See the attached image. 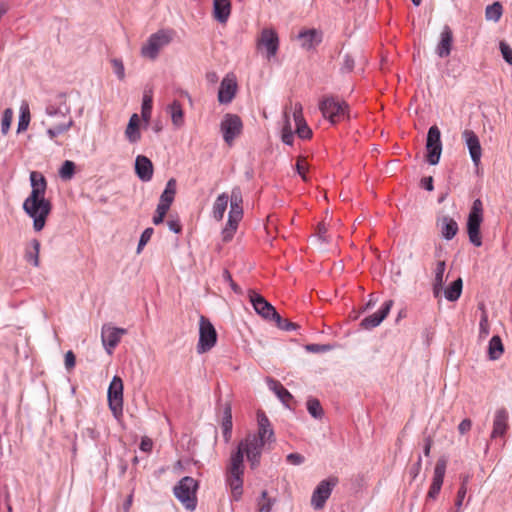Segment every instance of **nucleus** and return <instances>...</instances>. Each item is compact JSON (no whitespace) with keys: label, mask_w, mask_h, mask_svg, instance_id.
<instances>
[{"label":"nucleus","mask_w":512,"mask_h":512,"mask_svg":"<svg viewBox=\"0 0 512 512\" xmlns=\"http://www.w3.org/2000/svg\"><path fill=\"white\" fill-rule=\"evenodd\" d=\"M217 342V332L213 324L205 316H201L199 320V340L197 344V352L199 354L211 350Z\"/></svg>","instance_id":"423d86ee"},{"label":"nucleus","mask_w":512,"mask_h":512,"mask_svg":"<svg viewBox=\"0 0 512 512\" xmlns=\"http://www.w3.org/2000/svg\"><path fill=\"white\" fill-rule=\"evenodd\" d=\"M74 125V121L70 118L68 122L56 125L47 129V135L51 140H54L55 137L65 133Z\"/></svg>","instance_id":"a19ab883"},{"label":"nucleus","mask_w":512,"mask_h":512,"mask_svg":"<svg viewBox=\"0 0 512 512\" xmlns=\"http://www.w3.org/2000/svg\"><path fill=\"white\" fill-rule=\"evenodd\" d=\"M231 13L230 0H214L213 1V14L214 18L220 22L225 23Z\"/></svg>","instance_id":"bb28decb"},{"label":"nucleus","mask_w":512,"mask_h":512,"mask_svg":"<svg viewBox=\"0 0 512 512\" xmlns=\"http://www.w3.org/2000/svg\"><path fill=\"white\" fill-rule=\"evenodd\" d=\"M176 185L177 183L174 178L169 179L166 183L164 191L160 196L159 202L171 205L175 198Z\"/></svg>","instance_id":"58836bf2"},{"label":"nucleus","mask_w":512,"mask_h":512,"mask_svg":"<svg viewBox=\"0 0 512 512\" xmlns=\"http://www.w3.org/2000/svg\"><path fill=\"white\" fill-rule=\"evenodd\" d=\"M307 410H308L309 414L315 419H321L324 414L323 408H322L319 400L316 398L308 399Z\"/></svg>","instance_id":"79ce46f5"},{"label":"nucleus","mask_w":512,"mask_h":512,"mask_svg":"<svg viewBox=\"0 0 512 512\" xmlns=\"http://www.w3.org/2000/svg\"><path fill=\"white\" fill-rule=\"evenodd\" d=\"M472 422L470 419H463L460 424L458 425V430L460 434H465L471 429Z\"/></svg>","instance_id":"69168bd1"},{"label":"nucleus","mask_w":512,"mask_h":512,"mask_svg":"<svg viewBox=\"0 0 512 512\" xmlns=\"http://www.w3.org/2000/svg\"><path fill=\"white\" fill-rule=\"evenodd\" d=\"M441 483L442 482H433L429 491H428V494H427V497L430 498V499H435L437 497V495L439 494L440 490H441Z\"/></svg>","instance_id":"e2e57ef3"},{"label":"nucleus","mask_w":512,"mask_h":512,"mask_svg":"<svg viewBox=\"0 0 512 512\" xmlns=\"http://www.w3.org/2000/svg\"><path fill=\"white\" fill-rule=\"evenodd\" d=\"M462 138L465 142L466 147L468 148L473 164L477 167L480 164L482 156V148L479 137L476 135L474 131L465 129L462 132Z\"/></svg>","instance_id":"4468645a"},{"label":"nucleus","mask_w":512,"mask_h":512,"mask_svg":"<svg viewBox=\"0 0 512 512\" xmlns=\"http://www.w3.org/2000/svg\"><path fill=\"white\" fill-rule=\"evenodd\" d=\"M31 120L29 105L26 101H22L20 106V115L17 125V133H22L27 130Z\"/></svg>","instance_id":"e433bc0d"},{"label":"nucleus","mask_w":512,"mask_h":512,"mask_svg":"<svg viewBox=\"0 0 512 512\" xmlns=\"http://www.w3.org/2000/svg\"><path fill=\"white\" fill-rule=\"evenodd\" d=\"M462 287V279L457 278L444 290L445 298L451 302L458 300L462 293Z\"/></svg>","instance_id":"4c0bfd02"},{"label":"nucleus","mask_w":512,"mask_h":512,"mask_svg":"<svg viewBox=\"0 0 512 512\" xmlns=\"http://www.w3.org/2000/svg\"><path fill=\"white\" fill-rule=\"evenodd\" d=\"M231 493L234 500H239L243 493L242 482H231Z\"/></svg>","instance_id":"13d9d810"},{"label":"nucleus","mask_w":512,"mask_h":512,"mask_svg":"<svg viewBox=\"0 0 512 512\" xmlns=\"http://www.w3.org/2000/svg\"><path fill=\"white\" fill-rule=\"evenodd\" d=\"M293 118L296 124V133L301 139H309L312 136V130L308 127L305 119L302 114V106L301 104H295V109L293 112Z\"/></svg>","instance_id":"4be33fe9"},{"label":"nucleus","mask_w":512,"mask_h":512,"mask_svg":"<svg viewBox=\"0 0 512 512\" xmlns=\"http://www.w3.org/2000/svg\"><path fill=\"white\" fill-rule=\"evenodd\" d=\"M224 281L228 282L232 290L237 294H242L241 288L233 281L232 276L228 270H224L222 273Z\"/></svg>","instance_id":"6e6d98bb"},{"label":"nucleus","mask_w":512,"mask_h":512,"mask_svg":"<svg viewBox=\"0 0 512 512\" xmlns=\"http://www.w3.org/2000/svg\"><path fill=\"white\" fill-rule=\"evenodd\" d=\"M75 363H76L75 354L71 350L67 351L65 354V360H64L65 368L68 371H70L71 369L74 368Z\"/></svg>","instance_id":"bf43d9fd"},{"label":"nucleus","mask_w":512,"mask_h":512,"mask_svg":"<svg viewBox=\"0 0 512 512\" xmlns=\"http://www.w3.org/2000/svg\"><path fill=\"white\" fill-rule=\"evenodd\" d=\"M452 41V31L448 26H445L441 32V39L436 49L439 57L444 58L449 56L451 52Z\"/></svg>","instance_id":"a878e982"},{"label":"nucleus","mask_w":512,"mask_h":512,"mask_svg":"<svg viewBox=\"0 0 512 512\" xmlns=\"http://www.w3.org/2000/svg\"><path fill=\"white\" fill-rule=\"evenodd\" d=\"M135 173L141 181H150L153 176L152 161L144 155H138L135 159Z\"/></svg>","instance_id":"6ab92c4d"},{"label":"nucleus","mask_w":512,"mask_h":512,"mask_svg":"<svg viewBox=\"0 0 512 512\" xmlns=\"http://www.w3.org/2000/svg\"><path fill=\"white\" fill-rule=\"evenodd\" d=\"M154 233V229L151 227L146 228L139 239L138 246H137V253H140L144 246L150 241L152 235Z\"/></svg>","instance_id":"8fccbe9b"},{"label":"nucleus","mask_w":512,"mask_h":512,"mask_svg":"<svg viewBox=\"0 0 512 512\" xmlns=\"http://www.w3.org/2000/svg\"><path fill=\"white\" fill-rule=\"evenodd\" d=\"M12 120L13 110L11 108H6L3 112L1 120V132L3 135H6L9 132Z\"/></svg>","instance_id":"c03bdc74"},{"label":"nucleus","mask_w":512,"mask_h":512,"mask_svg":"<svg viewBox=\"0 0 512 512\" xmlns=\"http://www.w3.org/2000/svg\"><path fill=\"white\" fill-rule=\"evenodd\" d=\"M163 471L170 472V476L178 480H195V477H201L199 466L196 461L191 459H179L172 466H168Z\"/></svg>","instance_id":"39448f33"},{"label":"nucleus","mask_w":512,"mask_h":512,"mask_svg":"<svg viewBox=\"0 0 512 512\" xmlns=\"http://www.w3.org/2000/svg\"><path fill=\"white\" fill-rule=\"evenodd\" d=\"M267 383L269 389L276 394L284 405H287V402L293 398L292 394L278 380L268 378Z\"/></svg>","instance_id":"c85d7f7f"},{"label":"nucleus","mask_w":512,"mask_h":512,"mask_svg":"<svg viewBox=\"0 0 512 512\" xmlns=\"http://www.w3.org/2000/svg\"><path fill=\"white\" fill-rule=\"evenodd\" d=\"M237 83L235 79L225 77L218 90V101L220 104H229L232 102L236 95Z\"/></svg>","instance_id":"a211bd4d"},{"label":"nucleus","mask_w":512,"mask_h":512,"mask_svg":"<svg viewBox=\"0 0 512 512\" xmlns=\"http://www.w3.org/2000/svg\"><path fill=\"white\" fill-rule=\"evenodd\" d=\"M282 141L286 145H292L294 141L293 132L288 119L282 128Z\"/></svg>","instance_id":"3c124183"},{"label":"nucleus","mask_w":512,"mask_h":512,"mask_svg":"<svg viewBox=\"0 0 512 512\" xmlns=\"http://www.w3.org/2000/svg\"><path fill=\"white\" fill-rule=\"evenodd\" d=\"M483 221V204L478 198L473 201L467 219V234L469 241L476 247L482 245L480 226Z\"/></svg>","instance_id":"7ed1b4c3"},{"label":"nucleus","mask_w":512,"mask_h":512,"mask_svg":"<svg viewBox=\"0 0 512 512\" xmlns=\"http://www.w3.org/2000/svg\"><path fill=\"white\" fill-rule=\"evenodd\" d=\"M243 122L237 114L226 113L220 123V131L224 142L231 146L234 140L241 135Z\"/></svg>","instance_id":"0eeeda50"},{"label":"nucleus","mask_w":512,"mask_h":512,"mask_svg":"<svg viewBox=\"0 0 512 512\" xmlns=\"http://www.w3.org/2000/svg\"><path fill=\"white\" fill-rule=\"evenodd\" d=\"M466 493H467V489H466V486L464 484L461 485V487L459 488L458 492H457V499H456V502H455V505L457 507V512H460V508L462 506V503H463V500L466 496Z\"/></svg>","instance_id":"052dcab7"},{"label":"nucleus","mask_w":512,"mask_h":512,"mask_svg":"<svg viewBox=\"0 0 512 512\" xmlns=\"http://www.w3.org/2000/svg\"><path fill=\"white\" fill-rule=\"evenodd\" d=\"M230 199V211L229 213L234 214L236 216L241 215L243 216V209H242V192L239 187H234L231 191Z\"/></svg>","instance_id":"f704fd0d"},{"label":"nucleus","mask_w":512,"mask_h":512,"mask_svg":"<svg viewBox=\"0 0 512 512\" xmlns=\"http://www.w3.org/2000/svg\"><path fill=\"white\" fill-rule=\"evenodd\" d=\"M232 409L230 403H226L223 408L221 428L225 443H228L232 437Z\"/></svg>","instance_id":"cd10ccee"},{"label":"nucleus","mask_w":512,"mask_h":512,"mask_svg":"<svg viewBox=\"0 0 512 512\" xmlns=\"http://www.w3.org/2000/svg\"><path fill=\"white\" fill-rule=\"evenodd\" d=\"M109 408L115 417L123 411V381L119 376H114L107 391Z\"/></svg>","instance_id":"9d476101"},{"label":"nucleus","mask_w":512,"mask_h":512,"mask_svg":"<svg viewBox=\"0 0 512 512\" xmlns=\"http://www.w3.org/2000/svg\"><path fill=\"white\" fill-rule=\"evenodd\" d=\"M83 435L92 440H96L99 437V432L93 427H86L83 430Z\"/></svg>","instance_id":"774afa93"},{"label":"nucleus","mask_w":512,"mask_h":512,"mask_svg":"<svg viewBox=\"0 0 512 512\" xmlns=\"http://www.w3.org/2000/svg\"><path fill=\"white\" fill-rule=\"evenodd\" d=\"M228 202L229 196L227 193H222L218 195V197L216 198L212 209L213 218L216 221H221L223 219L224 213L227 209Z\"/></svg>","instance_id":"7c9ffc66"},{"label":"nucleus","mask_w":512,"mask_h":512,"mask_svg":"<svg viewBox=\"0 0 512 512\" xmlns=\"http://www.w3.org/2000/svg\"><path fill=\"white\" fill-rule=\"evenodd\" d=\"M167 112L170 114L174 126L181 127L183 125L184 112L181 103L178 100H174L167 106Z\"/></svg>","instance_id":"473e14b6"},{"label":"nucleus","mask_w":512,"mask_h":512,"mask_svg":"<svg viewBox=\"0 0 512 512\" xmlns=\"http://www.w3.org/2000/svg\"><path fill=\"white\" fill-rule=\"evenodd\" d=\"M197 489L198 482H179L173 490L176 498L185 506V508L193 511L197 505Z\"/></svg>","instance_id":"9b49d317"},{"label":"nucleus","mask_w":512,"mask_h":512,"mask_svg":"<svg viewBox=\"0 0 512 512\" xmlns=\"http://www.w3.org/2000/svg\"><path fill=\"white\" fill-rule=\"evenodd\" d=\"M426 160L430 165L439 163L442 153V141L440 129L433 125L429 128L426 138Z\"/></svg>","instance_id":"1a4fd4ad"},{"label":"nucleus","mask_w":512,"mask_h":512,"mask_svg":"<svg viewBox=\"0 0 512 512\" xmlns=\"http://www.w3.org/2000/svg\"><path fill=\"white\" fill-rule=\"evenodd\" d=\"M257 422V433L247 434L237 446L246 457L251 469L259 467L264 450L270 448V445L276 441L270 420L264 412L258 411Z\"/></svg>","instance_id":"f257e3e1"},{"label":"nucleus","mask_w":512,"mask_h":512,"mask_svg":"<svg viewBox=\"0 0 512 512\" xmlns=\"http://www.w3.org/2000/svg\"><path fill=\"white\" fill-rule=\"evenodd\" d=\"M152 112V98L145 95L141 106V115L144 121L148 122Z\"/></svg>","instance_id":"49530a36"},{"label":"nucleus","mask_w":512,"mask_h":512,"mask_svg":"<svg viewBox=\"0 0 512 512\" xmlns=\"http://www.w3.org/2000/svg\"><path fill=\"white\" fill-rule=\"evenodd\" d=\"M173 30H159L152 34L145 45L141 48V54L149 59H156L159 51L167 46L173 39Z\"/></svg>","instance_id":"20e7f679"},{"label":"nucleus","mask_w":512,"mask_h":512,"mask_svg":"<svg viewBox=\"0 0 512 512\" xmlns=\"http://www.w3.org/2000/svg\"><path fill=\"white\" fill-rule=\"evenodd\" d=\"M229 473L230 480H241L244 473V455L237 447L230 458Z\"/></svg>","instance_id":"412c9836"},{"label":"nucleus","mask_w":512,"mask_h":512,"mask_svg":"<svg viewBox=\"0 0 512 512\" xmlns=\"http://www.w3.org/2000/svg\"><path fill=\"white\" fill-rule=\"evenodd\" d=\"M249 300L255 312L265 320L273 321L274 318L279 319V313L276 311L275 307L259 293L249 290Z\"/></svg>","instance_id":"f8f14e48"},{"label":"nucleus","mask_w":512,"mask_h":512,"mask_svg":"<svg viewBox=\"0 0 512 512\" xmlns=\"http://www.w3.org/2000/svg\"><path fill=\"white\" fill-rule=\"evenodd\" d=\"M333 346L330 344H307L305 350L310 353H324L332 350Z\"/></svg>","instance_id":"603ef678"},{"label":"nucleus","mask_w":512,"mask_h":512,"mask_svg":"<svg viewBox=\"0 0 512 512\" xmlns=\"http://www.w3.org/2000/svg\"><path fill=\"white\" fill-rule=\"evenodd\" d=\"M319 108L323 116L335 124L345 118L348 105L334 97H326L320 102Z\"/></svg>","instance_id":"6e6552de"},{"label":"nucleus","mask_w":512,"mask_h":512,"mask_svg":"<svg viewBox=\"0 0 512 512\" xmlns=\"http://www.w3.org/2000/svg\"><path fill=\"white\" fill-rule=\"evenodd\" d=\"M499 49L503 59L509 64L512 65V48L505 41H500Z\"/></svg>","instance_id":"5fc2aeb1"},{"label":"nucleus","mask_w":512,"mask_h":512,"mask_svg":"<svg viewBox=\"0 0 512 512\" xmlns=\"http://www.w3.org/2000/svg\"><path fill=\"white\" fill-rule=\"evenodd\" d=\"M39 252L40 242L37 239H33L30 245L26 248L24 258L27 262L31 263L34 267L39 266Z\"/></svg>","instance_id":"c9c22d12"},{"label":"nucleus","mask_w":512,"mask_h":512,"mask_svg":"<svg viewBox=\"0 0 512 512\" xmlns=\"http://www.w3.org/2000/svg\"><path fill=\"white\" fill-rule=\"evenodd\" d=\"M392 306H393L392 300L385 301L383 303V305L381 306V308L377 312L362 319L360 322V326L365 330H371V329L379 326L382 323V321L389 314Z\"/></svg>","instance_id":"2eb2a0df"},{"label":"nucleus","mask_w":512,"mask_h":512,"mask_svg":"<svg viewBox=\"0 0 512 512\" xmlns=\"http://www.w3.org/2000/svg\"><path fill=\"white\" fill-rule=\"evenodd\" d=\"M258 46L265 47L268 59L275 56L279 48V38L275 30L264 28L258 39Z\"/></svg>","instance_id":"f3484780"},{"label":"nucleus","mask_w":512,"mask_h":512,"mask_svg":"<svg viewBox=\"0 0 512 512\" xmlns=\"http://www.w3.org/2000/svg\"><path fill=\"white\" fill-rule=\"evenodd\" d=\"M126 334L123 328L113 327L110 324H105L101 330V339L106 352L111 355L113 349L118 345L121 337Z\"/></svg>","instance_id":"ddd939ff"},{"label":"nucleus","mask_w":512,"mask_h":512,"mask_svg":"<svg viewBox=\"0 0 512 512\" xmlns=\"http://www.w3.org/2000/svg\"><path fill=\"white\" fill-rule=\"evenodd\" d=\"M489 322H488V316L485 311H483L479 323V338L484 339L489 335Z\"/></svg>","instance_id":"09e8293b"},{"label":"nucleus","mask_w":512,"mask_h":512,"mask_svg":"<svg viewBox=\"0 0 512 512\" xmlns=\"http://www.w3.org/2000/svg\"><path fill=\"white\" fill-rule=\"evenodd\" d=\"M287 462L292 465H300L304 462L305 458L299 453H290L286 457Z\"/></svg>","instance_id":"680f3d73"},{"label":"nucleus","mask_w":512,"mask_h":512,"mask_svg":"<svg viewBox=\"0 0 512 512\" xmlns=\"http://www.w3.org/2000/svg\"><path fill=\"white\" fill-rule=\"evenodd\" d=\"M30 183L32 190L24 200L22 208L33 219L34 230L39 232L45 227L47 217L52 210V204L45 198L47 182L41 173L31 172Z\"/></svg>","instance_id":"f03ea898"},{"label":"nucleus","mask_w":512,"mask_h":512,"mask_svg":"<svg viewBox=\"0 0 512 512\" xmlns=\"http://www.w3.org/2000/svg\"><path fill=\"white\" fill-rule=\"evenodd\" d=\"M447 466V459L445 456H442L438 459L435 468H434V477L433 480H443L445 476Z\"/></svg>","instance_id":"a18cd8bd"},{"label":"nucleus","mask_w":512,"mask_h":512,"mask_svg":"<svg viewBox=\"0 0 512 512\" xmlns=\"http://www.w3.org/2000/svg\"><path fill=\"white\" fill-rule=\"evenodd\" d=\"M140 119L137 114H133L128 122L125 130V135L130 143H136L140 140L141 134L139 131Z\"/></svg>","instance_id":"c756f323"},{"label":"nucleus","mask_w":512,"mask_h":512,"mask_svg":"<svg viewBox=\"0 0 512 512\" xmlns=\"http://www.w3.org/2000/svg\"><path fill=\"white\" fill-rule=\"evenodd\" d=\"M508 417V412L505 408H500L495 412L493 429L491 432L492 439L505 435L508 428Z\"/></svg>","instance_id":"aec40b11"},{"label":"nucleus","mask_w":512,"mask_h":512,"mask_svg":"<svg viewBox=\"0 0 512 512\" xmlns=\"http://www.w3.org/2000/svg\"><path fill=\"white\" fill-rule=\"evenodd\" d=\"M438 225L440 226L442 237L448 241L453 239L459 230L457 222L449 216L440 217Z\"/></svg>","instance_id":"393cba45"},{"label":"nucleus","mask_w":512,"mask_h":512,"mask_svg":"<svg viewBox=\"0 0 512 512\" xmlns=\"http://www.w3.org/2000/svg\"><path fill=\"white\" fill-rule=\"evenodd\" d=\"M112 64L114 67V73L117 75V77L122 80L125 77V69L124 65L121 60L119 59H113Z\"/></svg>","instance_id":"4d7b16f0"},{"label":"nucleus","mask_w":512,"mask_h":512,"mask_svg":"<svg viewBox=\"0 0 512 512\" xmlns=\"http://www.w3.org/2000/svg\"><path fill=\"white\" fill-rule=\"evenodd\" d=\"M167 225L170 231L178 234L182 230V226L179 222V220H168Z\"/></svg>","instance_id":"338daca9"},{"label":"nucleus","mask_w":512,"mask_h":512,"mask_svg":"<svg viewBox=\"0 0 512 512\" xmlns=\"http://www.w3.org/2000/svg\"><path fill=\"white\" fill-rule=\"evenodd\" d=\"M273 321L275 322L276 326L285 331H292L296 330L299 326L298 324L289 321L288 319H284L279 315V319L274 318Z\"/></svg>","instance_id":"de8ad7c7"},{"label":"nucleus","mask_w":512,"mask_h":512,"mask_svg":"<svg viewBox=\"0 0 512 512\" xmlns=\"http://www.w3.org/2000/svg\"><path fill=\"white\" fill-rule=\"evenodd\" d=\"M71 108L66 103V95L64 93H60L56 97V103H50L46 107V113L47 115L54 117V116H66L70 113Z\"/></svg>","instance_id":"5701e85b"},{"label":"nucleus","mask_w":512,"mask_h":512,"mask_svg":"<svg viewBox=\"0 0 512 512\" xmlns=\"http://www.w3.org/2000/svg\"><path fill=\"white\" fill-rule=\"evenodd\" d=\"M504 353V345L499 335H494L488 344V357L490 360H498Z\"/></svg>","instance_id":"72a5a7b5"},{"label":"nucleus","mask_w":512,"mask_h":512,"mask_svg":"<svg viewBox=\"0 0 512 512\" xmlns=\"http://www.w3.org/2000/svg\"><path fill=\"white\" fill-rule=\"evenodd\" d=\"M354 65H355L354 57L352 55H350L349 53L344 54L341 68H340L341 72H343V73L351 72L354 68Z\"/></svg>","instance_id":"864d4df0"},{"label":"nucleus","mask_w":512,"mask_h":512,"mask_svg":"<svg viewBox=\"0 0 512 512\" xmlns=\"http://www.w3.org/2000/svg\"><path fill=\"white\" fill-rule=\"evenodd\" d=\"M503 7L500 2H494L485 9V18L488 21L498 22L502 16Z\"/></svg>","instance_id":"ea45409f"},{"label":"nucleus","mask_w":512,"mask_h":512,"mask_svg":"<svg viewBox=\"0 0 512 512\" xmlns=\"http://www.w3.org/2000/svg\"><path fill=\"white\" fill-rule=\"evenodd\" d=\"M446 269L445 261H438L435 268V277L433 282V294L435 297H439L443 284H444V272Z\"/></svg>","instance_id":"2f4dec72"},{"label":"nucleus","mask_w":512,"mask_h":512,"mask_svg":"<svg viewBox=\"0 0 512 512\" xmlns=\"http://www.w3.org/2000/svg\"><path fill=\"white\" fill-rule=\"evenodd\" d=\"M241 218H242L241 215L236 216L234 214L229 213L226 227H229V228L233 227L236 230Z\"/></svg>","instance_id":"0e129e2a"},{"label":"nucleus","mask_w":512,"mask_h":512,"mask_svg":"<svg viewBox=\"0 0 512 512\" xmlns=\"http://www.w3.org/2000/svg\"><path fill=\"white\" fill-rule=\"evenodd\" d=\"M335 482H321L313 491L311 496V505L315 510L324 508L326 501L330 497Z\"/></svg>","instance_id":"dca6fc26"},{"label":"nucleus","mask_w":512,"mask_h":512,"mask_svg":"<svg viewBox=\"0 0 512 512\" xmlns=\"http://www.w3.org/2000/svg\"><path fill=\"white\" fill-rule=\"evenodd\" d=\"M75 163L70 160H65L59 169V176L63 180H69L73 177L75 173Z\"/></svg>","instance_id":"37998d69"},{"label":"nucleus","mask_w":512,"mask_h":512,"mask_svg":"<svg viewBox=\"0 0 512 512\" xmlns=\"http://www.w3.org/2000/svg\"><path fill=\"white\" fill-rule=\"evenodd\" d=\"M298 39L304 49L310 50L322 41V34L316 29H308L299 32Z\"/></svg>","instance_id":"b1692460"}]
</instances>
